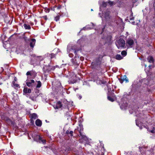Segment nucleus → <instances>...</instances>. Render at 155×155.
I'll use <instances>...</instances> for the list:
<instances>
[{
	"instance_id": "nucleus-37",
	"label": "nucleus",
	"mask_w": 155,
	"mask_h": 155,
	"mask_svg": "<svg viewBox=\"0 0 155 155\" xmlns=\"http://www.w3.org/2000/svg\"><path fill=\"white\" fill-rule=\"evenodd\" d=\"M140 152H141V153L142 154H144L145 153V151H144L143 152H142V150H143V148L141 147L140 149Z\"/></svg>"
},
{
	"instance_id": "nucleus-33",
	"label": "nucleus",
	"mask_w": 155,
	"mask_h": 155,
	"mask_svg": "<svg viewBox=\"0 0 155 155\" xmlns=\"http://www.w3.org/2000/svg\"><path fill=\"white\" fill-rule=\"evenodd\" d=\"M32 71H28L26 73V74L27 75H31V72Z\"/></svg>"
},
{
	"instance_id": "nucleus-53",
	"label": "nucleus",
	"mask_w": 155,
	"mask_h": 155,
	"mask_svg": "<svg viewBox=\"0 0 155 155\" xmlns=\"http://www.w3.org/2000/svg\"><path fill=\"white\" fill-rule=\"evenodd\" d=\"M56 68H57V67H58V68H59V67L58 66H57V65L56 66Z\"/></svg>"
},
{
	"instance_id": "nucleus-25",
	"label": "nucleus",
	"mask_w": 155,
	"mask_h": 155,
	"mask_svg": "<svg viewBox=\"0 0 155 155\" xmlns=\"http://www.w3.org/2000/svg\"><path fill=\"white\" fill-rule=\"evenodd\" d=\"M38 84H37L36 86V87L37 88H39L41 86V83L40 81H38Z\"/></svg>"
},
{
	"instance_id": "nucleus-16",
	"label": "nucleus",
	"mask_w": 155,
	"mask_h": 155,
	"mask_svg": "<svg viewBox=\"0 0 155 155\" xmlns=\"http://www.w3.org/2000/svg\"><path fill=\"white\" fill-rule=\"evenodd\" d=\"M24 92L25 93H30L31 92V90L27 87H24L23 90Z\"/></svg>"
},
{
	"instance_id": "nucleus-57",
	"label": "nucleus",
	"mask_w": 155,
	"mask_h": 155,
	"mask_svg": "<svg viewBox=\"0 0 155 155\" xmlns=\"http://www.w3.org/2000/svg\"><path fill=\"white\" fill-rule=\"evenodd\" d=\"M2 84V83H0V85L1 84Z\"/></svg>"
},
{
	"instance_id": "nucleus-18",
	"label": "nucleus",
	"mask_w": 155,
	"mask_h": 155,
	"mask_svg": "<svg viewBox=\"0 0 155 155\" xmlns=\"http://www.w3.org/2000/svg\"><path fill=\"white\" fill-rule=\"evenodd\" d=\"M147 60L150 63H153L154 61L153 58L152 56H149L147 58Z\"/></svg>"
},
{
	"instance_id": "nucleus-14",
	"label": "nucleus",
	"mask_w": 155,
	"mask_h": 155,
	"mask_svg": "<svg viewBox=\"0 0 155 155\" xmlns=\"http://www.w3.org/2000/svg\"><path fill=\"white\" fill-rule=\"evenodd\" d=\"M8 125H12L13 126H15V123L14 122L12 121L9 118L6 122Z\"/></svg>"
},
{
	"instance_id": "nucleus-56",
	"label": "nucleus",
	"mask_w": 155,
	"mask_h": 155,
	"mask_svg": "<svg viewBox=\"0 0 155 155\" xmlns=\"http://www.w3.org/2000/svg\"><path fill=\"white\" fill-rule=\"evenodd\" d=\"M91 11H93V10L92 9H91Z\"/></svg>"
},
{
	"instance_id": "nucleus-36",
	"label": "nucleus",
	"mask_w": 155,
	"mask_h": 155,
	"mask_svg": "<svg viewBox=\"0 0 155 155\" xmlns=\"http://www.w3.org/2000/svg\"><path fill=\"white\" fill-rule=\"evenodd\" d=\"M130 21L134 20V18L133 16H130Z\"/></svg>"
},
{
	"instance_id": "nucleus-21",
	"label": "nucleus",
	"mask_w": 155,
	"mask_h": 155,
	"mask_svg": "<svg viewBox=\"0 0 155 155\" xmlns=\"http://www.w3.org/2000/svg\"><path fill=\"white\" fill-rule=\"evenodd\" d=\"M1 118L3 120L5 121L6 122L9 118L8 117L5 115H2V116Z\"/></svg>"
},
{
	"instance_id": "nucleus-17",
	"label": "nucleus",
	"mask_w": 155,
	"mask_h": 155,
	"mask_svg": "<svg viewBox=\"0 0 155 155\" xmlns=\"http://www.w3.org/2000/svg\"><path fill=\"white\" fill-rule=\"evenodd\" d=\"M31 121L32 122V121H33V122L34 121H33V119H36V118L37 117V115L35 113H33L31 114Z\"/></svg>"
},
{
	"instance_id": "nucleus-51",
	"label": "nucleus",
	"mask_w": 155,
	"mask_h": 155,
	"mask_svg": "<svg viewBox=\"0 0 155 155\" xmlns=\"http://www.w3.org/2000/svg\"><path fill=\"white\" fill-rule=\"evenodd\" d=\"M132 24L133 25H134L135 24V22L134 21H133L132 22Z\"/></svg>"
},
{
	"instance_id": "nucleus-11",
	"label": "nucleus",
	"mask_w": 155,
	"mask_h": 155,
	"mask_svg": "<svg viewBox=\"0 0 155 155\" xmlns=\"http://www.w3.org/2000/svg\"><path fill=\"white\" fill-rule=\"evenodd\" d=\"M104 17L106 20L107 21L109 20L110 18V12H107L104 13Z\"/></svg>"
},
{
	"instance_id": "nucleus-58",
	"label": "nucleus",
	"mask_w": 155,
	"mask_h": 155,
	"mask_svg": "<svg viewBox=\"0 0 155 155\" xmlns=\"http://www.w3.org/2000/svg\"><path fill=\"white\" fill-rule=\"evenodd\" d=\"M50 71V70H48V71Z\"/></svg>"
},
{
	"instance_id": "nucleus-28",
	"label": "nucleus",
	"mask_w": 155,
	"mask_h": 155,
	"mask_svg": "<svg viewBox=\"0 0 155 155\" xmlns=\"http://www.w3.org/2000/svg\"><path fill=\"white\" fill-rule=\"evenodd\" d=\"M107 2L110 6H112L114 4V2L110 1H109L108 2Z\"/></svg>"
},
{
	"instance_id": "nucleus-31",
	"label": "nucleus",
	"mask_w": 155,
	"mask_h": 155,
	"mask_svg": "<svg viewBox=\"0 0 155 155\" xmlns=\"http://www.w3.org/2000/svg\"><path fill=\"white\" fill-rule=\"evenodd\" d=\"M74 61H76V60H74V59H72V62L73 63V64H74L75 65H78L79 64L78 63H77V62H76L75 63L74 62Z\"/></svg>"
},
{
	"instance_id": "nucleus-29",
	"label": "nucleus",
	"mask_w": 155,
	"mask_h": 155,
	"mask_svg": "<svg viewBox=\"0 0 155 155\" xmlns=\"http://www.w3.org/2000/svg\"><path fill=\"white\" fill-rule=\"evenodd\" d=\"M78 50H75L74 53V54H75V57L76 58L78 57V58H79V56H78V54H77V52H78Z\"/></svg>"
},
{
	"instance_id": "nucleus-54",
	"label": "nucleus",
	"mask_w": 155,
	"mask_h": 155,
	"mask_svg": "<svg viewBox=\"0 0 155 155\" xmlns=\"http://www.w3.org/2000/svg\"><path fill=\"white\" fill-rule=\"evenodd\" d=\"M1 13L0 12V18H1Z\"/></svg>"
},
{
	"instance_id": "nucleus-23",
	"label": "nucleus",
	"mask_w": 155,
	"mask_h": 155,
	"mask_svg": "<svg viewBox=\"0 0 155 155\" xmlns=\"http://www.w3.org/2000/svg\"><path fill=\"white\" fill-rule=\"evenodd\" d=\"M56 54H54L53 53H51L49 55V56L50 57L51 59H52L53 58H55Z\"/></svg>"
},
{
	"instance_id": "nucleus-60",
	"label": "nucleus",
	"mask_w": 155,
	"mask_h": 155,
	"mask_svg": "<svg viewBox=\"0 0 155 155\" xmlns=\"http://www.w3.org/2000/svg\"><path fill=\"white\" fill-rule=\"evenodd\" d=\"M71 55V54H69V55Z\"/></svg>"
},
{
	"instance_id": "nucleus-4",
	"label": "nucleus",
	"mask_w": 155,
	"mask_h": 155,
	"mask_svg": "<svg viewBox=\"0 0 155 155\" xmlns=\"http://www.w3.org/2000/svg\"><path fill=\"white\" fill-rule=\"evenodd\" d=\"M116 44L117 48H120L124 47L125 43L123 39L120 38L116 42Z\"/></svg>"
},
{
	"instance_id": "nucleus-38",
	"label": "nucleus",
	"mask_w": 155,
	"mask_h": 155,
	"mask_svg": "<svg viewBox=\"0 0 155 155\" xmlns=\"http://www.w3.org/2000/svg\"><path fill=\"white\" fill-rule=\"evenodd\" d=\"M111 69L114 72H116L117 71V68H111Z\"/></svg>"
},
{
	"instance_id": "nucleus-30",
	"label": "nucleus",
	"mask_w": 155,
	"mask_h": 155,
	"mask_svg": "<svg viewBox=\"0 0 155 155\" xmlns=\"http://www.w3.org/2000/svg\"><path fill=\"white\" fill-rule=\"evenodd\" d=\"M60 19V16L59 15H58L57 16H56L54 18V20L57 21L59 20Z\"/></svg>"
},
{
	"instance_id": "nucleus-24",
	"label": "nucleus",
	"mask_w": 155,
	"mask_h": 155,
	"mask_svg": "<svg viewBox=\"0 0 155 155\" xmlns=\"http://www.w3.org/2000/svg\"><path fill=\"white\" fill-rule=\"evenodd\" d=\"M107 2H103L102 4V6L104 7H106L107 6Z\"/></svg>"
},
{
	"instance_id": "nucleus-12",
	"label": "nucleus",
	"mask_w": 155,
	"mask_h": 155,
	"mask_svg": "<svg viewBox=\"0 0 155 155\" xmlns=\"http://www.w3.org/2000/svg\"><path fill=\"white\" fill-rule=\"evenodd\" d=\"M34 139L37 142H40V140H41V137L40 135H36L34 137Z\"/></svg>"
},
{
	"instance_id": "nucleus-26",
	"label": "nucleus",
	"mask_w": 155,
	"mask_h": 155,
	"mask_svg": "<svg viewBox=\"0 0 155 155\" xmlns=\"http://www.w3.org/2000/svg\"><path fill=\"white\" fill-rule=\"evenodd\" d=\"M121 54L122 55L125 56L127 54V52L125 51H123L121 52Z\"/></svg>"
},
{
	"instance_id": "nucleus-55",
	"label": "nucleus",
	"mask_w": 155,
	"mask_h": 155,
	"mask_svg": "<svg viewBox=\"0 0 155 155\" xmlns=\"http://www.w3.org/2000/svg\"><path fill=\"white\" fill-rule=\"evenodd\" d=\"M150 65H149L148 67H149L150 68Z\"/></svg>"
},
{
	"instance_id": "nucleus-8",
	"label": "nucleus",
	"mask_w": 155,
	"mask_h": 155,
	"mask_svg": "<svg viewBox=\"0 0 155 155\" xmlns=\"http://www.w3.org/2000/svg\"><path fill=\"white\" fill-rule=\"evenodd\" d=\"M62 106L65 108L68 107L69 104V102L66 99H63L61 100Z\"/></svg>"
},
{
	"instance_id": "nucleus-52",
	"label": "nucleus",
	"mask_w": 155,
	"mask_h": 155,
	"mask_svg": "<svg viewBox=\"0 0 155 155\" xmlns=\"http://www.w3.org/2000/svg\"><path fill=\"white\" fill-rule=\"evenodd\" d=\"M108 37L110 38V39L111 37L110 36H109Z\"/></svg>"
},
{
	"instance_id": "nucleus-43",
	"label": "nucleus",
	"mask_w": 155,
	"mask_h": 155,
	"mask_svg": "<svg viewBox=\"0 0 155 155\" xmlns=\"http://www.w3.org/2000/svg\"><path fill=\"white\" fill-rule=\"evenodd\" d=\"M80 59L81 61H83L84 59V58L83 57H81L80 58Z\"/></svg>"
},
{
	"instance_id": "nucleus-7",
	"label": "nucleus",
	"mask_w": 155,
	"mask_h": 155,
	"mask_svg": "<svg viewBox=\"0 0 155 155\" xmlns=\"http://www.w3.org/2000/svg\"><path fill=\"white\" fill-rule=\"evenodd\" d=\"M73 133L74 132L73 131L69 130H68L66 131L65 133V136H67L68 137V138L67 139V140H69L70 137H73Z\"/></svg>"
},
{
	"instance_id": "nucleus-10",
	"label": "nucleus",
	"mask_w": 155,
	"mask_h": 155,
	"mask_svg": "<svg viewBox=\"0 0 155 155\" xmlns=\"http://www.w3.org/2000/svg\"><path fill=\"white\" fill-rule=\"evenodd\" d=\"M31 42L30 43L29 45L30 46V47L32 48H33L35 43L36 42V40L35 38H31L30 39Z\"/></svg>"
},
{
	"instance_id": "nucleus-34",
	"label": "nucleus",
	"mask_w": 155,
	"mask_h": 155,
	"mask_svg": "<svg viewBox=\"0 0 155 155\" xmlns=\"http://www.w3.org/2000/svg\"><path fill=\"white\" fill-rule=\"evenodd\" d=\"M119 80L120 82L121 83H122L124 81V80L123 79V78H119Z\"/></svg>"
},
{
	"instance_id": "nucleus-9",
	"label": "nucleus",
	"mask_w": 155,
	"mask_h": 155,
	"mask_svg": "<svg viewBox=\"0 0 155 155\" xmlns=\"http://www.w3.org/2000/svg\"><path fill=\"white\" fill-rule=\"evenodd\" d=\"M26 84L27 86L29 87H31L32 86V83H34L35 81L33 80H27Z\"/></svg>"
},
{
	"instance_id": "nucleus-32",
	"label": "nucleus",
	"mask_w": 155,
	"mask_h": 155,
	"mask_svg": "<svg viewBox=\"0 0 155 155\" xmlns=\"http://www.w3.org/2000/svg\"><path fill=\"white\" fill-rule=\"evenodd\" d=\"M42 142L44 144H45L46 143V140L42 139V137H41V140H40V142Z\"/></svg>"
},
{
	"instance_id": "nucleus-41",
	"label": "nucleus",
	"mask_w": 155,
	"mask_h": 155,
	"mask_svg": "<svg viewBox=\"0 0 155 155\" xmlns=\"http://www.w3.org/2000/svg\"><path fill=\"white\" fill-rule=\"evenodd\" d=\"M42 17L43 18L46 20L47 19L46 15H45L44 16Z\"/></svg>"
},
{
	"instance_id": "nucleus-6",
	"label": "nucleus",
	"mask_w": 155,
	"mask_h": 155,
	"mask_svg": "<svg viewBox=\"0 0 155 155\" xmlns=\"http://www.w3.org/2000/svg\"><path fill=\"white\" fill-rule=\"evenodd\" d=\"M107 98L109 101L113 102L116 99V97L114 93H110L107 97Z\"/></svg>"
},
{
	"instance_id": "nucleus-13",
	"label": "nucleus",
	"mask_w": 155,
	"mask_h": 155,
	"mask_svg": "<svg viewBox=\"0 0 155 155\" xmlns=\"http://www.w3.org/2000/svg\"><path fill=\"white\" fill-rule=\"evenodd\" d=\"M62 106L61 101V102L59 101L57 103L55 108L56 109L60 108H61Z\"/></svg>"
},
{
	"instance_id": "nucleus-39",
	"label": "nucleus",
	"mask_w": 155,
	"mask_h": 155,
	"mask_svg": "<svg viewBox=\"0 0 155 155\" xmlns=\"http://www.w3.org/2000/svg\"><path fill=\"white\" fill-rule=\"evenodd\" d=\"M152 3L153 4V7H154L155 10V0H153L152 1Z\"/></svg>"
},
{
	"instance_id": "nucleus-44",
	"label": "nucleus",
	"mask_w": 155,
	"mask_h": 155,
	"mask_svg": "<svg viewBox=\"0 0 155 155\" xmlns=\"http://www.w3.org/2000/svg\"><path fill=\"white\" fill-rule=\"evenodd\" d=\"M0 74L3 71V68H0Z\"/></svg>"
},
{
	"instance_id": "nucleus-35",
	"label": "nucleus",
	"mask_w": 155,
	"mask_h": 155,
	"mask_svg": "<svg viewBox=\"0 0 155 155\" xmlns=\"http://www.w3.org/2000/svg\"><path fill=\"white\" fill-rule=\"evenodd\" d=\"M45 12L48 13L50 11V9L49 8H45Z\"/></svg>"
},
{
	"instance_id": "nucleus-48",
	"label": "nucleus",
	"mask_w": 155,
	"mask_h": 155,
	"mask_svg": "<svg viewBox=\"0 0 155 155\" xmlns=\"http://www.w3.org/2000/svg\"><path fill=\"white\" fill-rule=\"evenodd\" d=\"M39 57L40 58V60H43V58H42V57L39 56Z\"/></svg>"
},
{
	"instance_id": "nucleus-19",
	"label": "nucleus",
	"mask_w": 155,
	"mask_h": 155,
	"mask_svg": "<svg viewBox=\"0 0 155 155\" xmlns=\"http://www.w3.org/2000/svg\"><path fill=\"white\" fill-rule=\"evenodd\" d=\"M24 28L26 29L30 30L31 29V26L29 25H27L26 24H24L23 25Z\"/></svg>"
},
{
	"instance_id": "nucleus-45",
	"label": "nucleus",
	"mask_w": 155,
	"mask_h": 155,
	"mask_svg": "<svg viewBox=\"0 0 155 155\" xmlns=\"http://www.w3.org/2000/svg\"><path fill=\"white\" fill-rule=\"evenodd\" d=\"M17 78L16 77H15L14 78V81H15V82L17 81Z\"/></svg>"
},
{
	"instance_id": "nucleus-3",
	"label": "nucleus",
	"mask_w": 155,
	"mask_h": 155,
	"mask_svg": "<svg viewBox=\"0 0 155 155\" xmlns=\"http://www.w3.org/2000/svg\"><path fill=\"white\" fill-rule=\"evenodd\" d=\"M133 39L131 38H128L126 40L125 45L128 48H132L134 44Z\"/></svg>"
},
{
	"instance_id": "nucleus-27",
	"label": "nucleus",
	"mask_w": 155,
	"mask_h": 155,
	"mask_svg": "<svg viewBox=\"0 0 155 155\" xmlns=\"http://www.w3.org/2000/svg\"><path fill=\"white\" fill-rule=\"evenodd\" d=\"M12 84L15 87H19V84H17L15 83V81H13Z\"/></svg>"
},
{
	"instance_id": "nucleus-22",
	"label": "nucleus",
	"mask_w": 155,
	"mask_h": 155,
	"mask_svg": "<svg viewBox=\"0 0 155 155\" xmlns=\"http://www.w3.org/2000/svg\"><path fill=\"white\" fill-rule=\"evenodd\" d=\"M22 38L24 39L25 42H27L28 41H29V39L27 37L25 36V34H24Z\"/></svg>"
},
{
	"instance_id": "nucleus-42",
	"label": "nucleus",
	"mask_w": 155,
	"mask_h": 155,
	"mask_svg": "<svg viewBox=\"0 0 155 155\" xmlns=\"http://www.w3.org/2000/svg\"><path fill=\"white\" fill-rule=\"evenodd\" d=\"M61 8V6L60 5H59L57 7L58 9H60Z\"/></svg>"
},
{
	"instance_id": "nucleus-5",
	"label": "nucleus",
	"mask_w": 155,
	"mask_h": 155,
	"mask_svg": "<svg viewBox=\"0 0 155 155\" xmlns=\"http://www.w3.org/2000/svg\"><path fill=\"white\" fill-rule=\"evenodd\" d=\"M101 64V62L99 58L97 59L96 60L92 62L91 65L92 68H95L96 67H99Z\"/></svg>"
},
{
	"instance_id": "nucleus-1",
	"label": "nucleus",
	"mask_w": 155,
	"mask_h": 155,
	"mask_svg": "<svg viewBox=\"0 0 155 155\" xmlns=\"http://www.w3.org/2000/svg\"><path fill=\"white\" fill-rule=\"evenodd\" d=\"M63 73L67 77L69 78L70 83H74L82 78L81 71L78 68H74L72 70L70 68H64Z\"/></svg>"
},
{
	"instance_id": "nucleus-47",
	"label": "nucleus",
	"mask_w": 155,
	"mask_h": 155,
	"mask_svg": "<svg viewBox=\"0 0 155 155\" xmlns=\"http://www.w3.org/2000/svg\"><path fill=\"white\" fill-rule=\"evenodd\" d=\"M66 64H62V65H61V68L62 67H64V65H66Z\"/></svg>"
},
{
	"instance_id": "nucleus-40",
	"label": "nucleus",
	"mask_w": 155,
	"mask_h": 155,
	"mask_svg": "<svg viewBox=\"0 0 155 155\" xmlns=\"http://www.w3.org/2000/svg\"><path fill=\"white\" fill-rule=\"evenodd\" d=\"M124 81H125L126 82L128 81V79L127 78L125 77V78H123Z\"/></svg>"
},
{
	"instance_id": "nucleus-20",
	"label": "nucleus",
	"mask_w": 155,
	"mask_h": 155,
	"mask_svg": "<svg viewBox=\"0 0 155 155\" xmlns=\"http://www.w3.org/2000/svg\"><path fill=\"white\" fill-rule=\"evenodd\" d=\"M115 58L118 60H120L123 58V57L120 54H117L115 56Z\"/></svg>"
},
{
	"instance_id": "nucleus-15",
	"label": "nucleus",
	"mask_w": 155,
	"mask_h": 155,
	"mask_svg": "<svg viewBox=\"0 0 155 155\" xmlns=\"http://www.w3.org/2000/svg\"><path fill=\"white\" fill-rule=\"evenodd\" d=\"M35 124L38 127H41L42 124V121L39 119H37L35 121Z\"/></svg>"
},
{
	"instance_id": "nucleus-50",
	"label": "nucleus",
	"mask_w": 155,
	"mask_h": 155,
	"mask_svg": "<svg viewBox=\"0 0 155 155\" xmlns=\"http://www.w3.org/2000/svg\"><path fill=\"white\" fill-rule=\"evenodd\" d=\"M6 67H9V65H8V64H6Z\"/></svg>"
},
{
	"instance_id": "nucleus-46",
	"label": "nucleus",
	"mask_w": 155,
	"mask_h": 155,
	"mask_svg": "<svg viewBox=\"0 0 155 155\" xmlns=\"http://www.w3.org/2000/svg\"><path fill=\"white\" fill-rule=\"evenodd\" d=\"M133 13L132 12V11H131V13L130 16H133Z\"/></svg>"
},
{
	"instance_id": "nucleus-59",
	"label": "nucleus",
	"mask_w": 155,
	"mask_h": 155,
	"mask_svg": "<svg viewBox=\"0 0 155 155\" xmlns=\"http://www.w3.org/2000/svg\"><path fill=\"white\" fill-rule=\"evenodd\" d=\"M146 66H147V65H146H146H145V67H146Z\"/></svg>"
},
{
	"instance_id": "nucleus-49",
	"label": "nucleus",
	"mask_w": 155,
	"mask_h": 155,
	"mask_svg": "<svg viewBox=\"0 0 155 155\" xmlns=\"http://www.w3.org/2000/svg\"><path fill=\"white\" fill-rule=\"evenodd\" d=\"M151 132L152 133H154V130H152L151 131Z\"/></svg>"
},
{
	"instance_id": "nucleus-2",
	"label": "nucleus",
	"mask_w": 155,
	"mask_h": 155,
	"mask_svg": "<svg viewBox=\"0 0 155 155\" xmlns=\"http://www.w3.org/2000/svg\"><path fill=\"white\" fill-rule=\"evenodd\" d=\"M83 130V128L82 127L80 126L79 127H78L77 129H75L74 132V133L76 134L77 137L79 136V134H80V136H81V138L79 140V141L81 143H82L83 140H86L87 139L85 136L82 134V131Z\"/></svg>"
}]
</instances>
